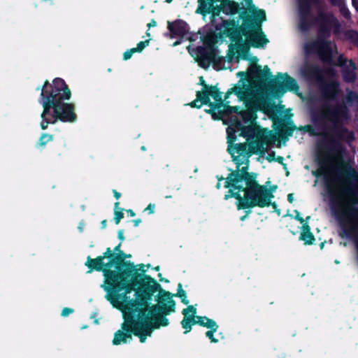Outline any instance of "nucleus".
I'll return each instance as SVG.
<instances>
[{
    "instance_id": "49",
    "label": "nucleus",
    "mask_w": 358,
    "mask_h": 358,
    "mask_svg": "<svg viewBox=\"0 0 358 358\" xmlns=\"http://www.w3.org/2000/svg\"><path fill=\"white\" fill-rule=\"evenodd\" d=\"M127 212L130 214L131 216H135V213L131 210H129Z\"/></svg>"
},
{
    "instance_id": "19",
    "label": "nucleus",
    "mask_w": 358,
    "mask_h": 358,
    "mask_svg": "<svg viewBox=\"0 0 358 358\" xmlns=\"http://www.w3.org/2000/svg\"><path fill=\"white\" fill-rule=\"evenodd\" d=\"M197 315H184V317L180 324L185 329V334H187L192 330V326L198 324Z\"/></svg>"
},
{
    "instance_id": "33",
    "label": "nucleus",
    "mask_w": 358,
    "mask_h": 358,
    "mask_svg": "<svg viewBox=\"0 0 358 358\" xmlns=\"http://www.w3.org/2000/svg\"><path fill=\"white\" fill-rule=\"evenodd\" d=\"M155 204L150 203L148 207L144 210L145 212H148L149 214H152L155 213Z\"/></svg>"
},
{
    "instance_id": "51",
    "label": "nucleus",
    "mask_w": 358,
    "mask_h": 358,
    "mask_svg": "<svg viewBox=\"0 0 358 358\" xmlns=\"http://www.w3.org/2000/svg\"><path fill=\"white\" fill-rule=\"evenodd\" d=\"M179 43H180V41H176V42H174V43H173V45H178V44H179Z\"/></svg>"
},
{
    "instance_id": "40",
    "label": "nucleus",
    "mask_w": 358,
    "mask_h": 358,
    "mask_svg": "<svg viewBox=\"0 0 358 358\" xmlns=\"http://www.w3.org/2000/svg\"><path fill=\"white\" fill-rule=\"evenodd\" d=\"M331 2L334 4V5H341V3H342V0H330Z\"/></svg>"
},
{
    "instance_id": "16",
    "label": "nucleus",
    "mask_w": 358,
    "mask_h": 358,
    "mask_svg": "<svg viewBox=\"0 0 358 358\" xmlns=\"http://www.w3.org/2000/svg\"><path fill=\"white\" fill-rule=\"evenodd\" d=\"M301 74L307 78L321 80L322 73L320 68L317 66L306 64L301 69Z\"/></svg>"
},
{
    "instance_id": "2",
    "label": "nucleus",
    "mask_w": 358,
    "mask_h": 358,
    "mask_svg": "<svg viewBox=\"0 0 358 358\" xmlns=\"http://www.w3.org/2000/svg\"><path fill=\"white\" fill-rule=\"evenodd\" d=\"M120 245L114 251L107 248L102 256L95 259L88 257L85 266L90 270L102 271L104 280L101 285L106 292V298L115 307H120L126 302V294L136 291V301L139 305H146L156 291L155 280L143 273L145 266H135L132 263L122 264V258L115 253Z\"/></svg>"
},
{
    "instance_id": "56",
    "label": "nucleus",
    "mask_w": 358,
    "mask_h": 358,
    "mask_svg": "<svg viewBox=\"0 0 358 358\" xmlns=\"http://www.w3.org/2000/svg\"><path fill=\"white\" fill-rule=\"evenodd\" d=\"M282 159H283L282 157H280L279 158V162H281Z\"/></svg>"
},
{
    "instance_id": "9",
    "label": "nucleus",
    "mask_w": 358,
    "mask_h": 358,
    "mask_svg": "<svg viewBox=\"0 0 358 358\" xmlns=\"http://www.w3.org/2000/svg\"><path fill=\"white\" fill-rule=\"evenodd\" d=\"M249 13L246 16H243L241 31L252 45L262 46L268 42L261 28L262 22L266 20L265 13L262 10H257L255 6L250 8Z\"/></svg>"
},
{
    "instance_id": "12",
    "label": "nucleus",
    "mask_w": 358,
    "mask_h": 358,
    "mask_svg": "<svg viewBox=\"0 0 358 358\" xmlns=\"http://www.w3.org/2000/svg\"><path fill=\"white\" fill-rule=\"evenodd\" d=\"M175 303L172 299V296L170 294L164 293V291L158 285V313H166V312L175 311L174 310Z\"/></svg>"
},
{
    "instance_id": "53",
    "label": "nucleus",
    "mask_w": 358,
    "mask_h": 358,
    "mask_svg": "<svg viewBox=\"0 0 358 358\" xmlns=\"http://www.w3.org/2000/svg\"><path fill=\"white\" fill-rule=\"evenodd\" d=\"M173 0H166L167 3H171Z\"/></svg>"
},
{
    "instance_id": "50",
    "label": "nucleus",
    "mask_w": 358,
    "mask_h": 358,
    "mask_svg": "<svg viewBox=\"0 0 358 358\" xmlns=\"http://www.w3.org/2000/svg\"><path fill=\"white\" fill-rule=\"evenodd\" d=\"M140 222H141L140 220H134L135 226L137 227L139 224Z\"/></svg>"
},
{
    "instance_id": "38",
    "label": "nucleus",
    "mask_w": 358,
    "mask_h": 358,
    "mask_svg": "<svg viewBox=\"0 0 358 358\" xmlns=\"http://www.w3.org/2000/svg\"><path fill=\"white\" fill-rule=\"evenodd\" d=\"M73 313V310L69 308H64L63 310H62V313H64V314H66V313Z\"/></svg>"
},
{
    "instance_id": "59",
    "label": "nucleus",
    "mask_w": 358,
    "mask_h": 358,
    "mask_svg": "<svg viewBox=\"0 0 358 358\" xmlns=\"http://www.w3.org/2000/svg\"><path fill=\"white\" fill-rule=\"evenodd\" d=\"M229 195H226V196H225V198H226V199H228V198H229Z\"/></svg>"
},
{
    "instance_id": "31",
    "label": "nucleus",
    "mask_w": 358,
    "mask_h": 358,
    "mask_svg": "<svg viewBox=\"0 0 358 358\" xmlns=\"http://www.w3.org/2000/svg\"><path fill=\"white\" fill-rule=\"evenodd\" d=\"M341 13L347 19L350 18L349 10L343 6V3L338 5Z\"/></svg>"
},
{
    "instance_id": "15",
    "label": "nucleus",
    "mask_w": 358,
    "mask_h": 358,
    "mask_svg": "<svg viewBox=\"0 0 358 358\" xmlns=\"http://www.w3.org/2000/svg\"><path fill=\"white\" fill-rule=\"evenodd\" d=\"M200 62L199 64L203 67H208L209 64L216 59L215 50L212 47L201 48L199 50Z\"/></svg>"
},
{
    "instance_id": "21",
    "label": "nucleus",
    "mask_w": 358,
    "mask_h": 358,
    "mask_svg": "<svg viewBox=\"0 0 358 358\" xmlns=\"http://www.w3.org/2000/svg\"><path fill=\"white\" fill-rule=\"evenodd\" d=\"M199 6L196 12L201 14L210 13L213 8L212 0H198Z\"/></svg>"
},
{
    "instance_id": "58",
    "label": "nucleus",
    "mask_w": 358,
    "mask_h": 358,
    "mask_svg": "<svg viewBox=\"0 0 358 358\" xmlns=\"http://www.w3.org/2000/svg\"><path fill=\"white\" fill-rule=\"evenodd\" d=\"M282 159H283L282 157H280L279 158V162H281Z\"/></svg>"
},
{
    "instance_id": "6",
    "label": "nucleus",
    "mask_w": 358,
    "mask_h": 358,
    "mask_svg": "<svg viewBox=\"0 0 358 358\" xmlns=\"http://www.w3.org/2000/svg\"><path fill=\"white\" fill-rule=\"evenodd\" d=\"M238 76H244L237 85L231 91H228L225 99L230 94L234 92L237 96L244 101L248 110L240 113L245 122L255 119V111L264 109L266 106V93L264 90V82L270 75L269 69L265 66L262 70L261 66L253 64L248 69V72H238Z\"/></svg>"
},
{
    "instance_id": "54",
    "label": "nucleus",
    "mask_w": 358,
    "mask_h": 358,
    "mask_svg": "<svg viewBox=\"0 0 358 358\" xmlns=\"http://www.w3.org/2000/svg\"><path fill=\"white\" fill-rule=\"evenodd\" d=\"M141 150H145V146H142V147H141Z\"/></svg>"
},
{
    "instance_id": "52",
    "label": "nucleus",
    "mask_w": 358,
    "mask_h": 358,
    "mask_svg": "<svg viewBox=\"0 0 358 358\" xmlns=\"http://www.w3.org/2000/svg\"><path fill=\"white\" fill-rule=\"evenodd\" d=\"M88 327L87 325H83L81 327L82 329H87Z\"/></svg>"
},
{
    "instance_id": "11",
    "label": "nucleus",
    "mask_w": 358,
    "mask_h": 358,
    "mask_svg": "<svg viewBox=\"0 0 358 358\" xmlns=\"http://www.w3.org/2000/svg\"><path fill=\"white\" fill-rule=\"evenodd\" d=\"M340 84L336 80L329 79L321 83L320 92L324 99L334 100L340 92Z\"/></svg>"
},
{
    "instance_id": "26",
    "label": "nucleus",
    "mask_w": 358,
    "mask_h": 358,
    "mask_svg": "<svg viewBox=\"0 0 358 358\" xmlns=\"http://www.w3.org/2000/svg\"><path fill=\"white\" fill-rule=\"evenodd\" d=\"M119 203L116 202L115 203V217L114 220L115 222V224H118L120 220L123 217V213L122 209L118 208Z\"/></svg>"
},
{
    "instance_id": "14",
    "label": "nucleus",
    "mask_w": 358,
    "mask_h": 358,
    "mask_svg": "<svg viewBox=\"0 0 358 358\" xmlns=\"http://www.w3.org/2000/svg\"><path fill=\"white\" fill-rule=\"evenodd\" d=\"M275 83L278 85V88L282 91H297L299 90L296 80L287 74L278 75L275 78Z\"/></svg>"
},
{
    "instance_id": "7",
    "label": "nucleus",
    "mask_w": 358,
    "mask_h": 358,
    "mask_svg": "<svg viewBox=\"0 0 358 358\" xmlns=\"http://www.w3.org/2000/svg\"><path fill=\"white\" fill-rule=\"evenodd\" d=\"M123 322L121 329L114 334L112 343L114 345L125 344L132 340L134 335L144 343L157 329V315H122Z\"/></svg>"
},
{
    "instance_id": "57",
    "label": "nucleus",
    "mask_w": 358,
    "mask_h": 358,
    "mask_svg": "<svg viewBox=\"0 0 358 358\" xmlns=\"http://www.w3.org/2000/svg\"><path fill=\"white\" fill-rule=\"evenodd\" d=\"M268 160H271V156H269V157H267Z\"/></svg>"
},
{
    "instance_id": "20",
    "label": "nucleus",
    "mask_w": 358,
    "mask_h": 358,
    "mask_svg": "<svg viewBox=\"0 0 358 358\" xmlns=\"http://www.w3.org/2000/svg\"><path fill=\"white\" fill-rule=\"evenodd\" d=\"M198 324L208 328L209 330L218 329V324L216 322L212 319H210L206 316H199L197 317Z\"/></svg>"
},
{
    "instance_id": "41",
    "label": "nucleus",
    "mask_w": 358,
    "mask_h": 358,
    "mask_svg": "<svg viewBox=\"0 0 358 358\" xmlns=\"http://www.w3.org/2000/svg\"><path fill=\"white\" fill-rule=\"evenodd\" d=\"M96 315H91L90 319L93 320L94 323L97 324L99 323L98 320L95 318Z\"/></svg>"
},
{
    "instance_id": "1",
    "label": "nucleus",
    "mask_w": 358,
    "mask_h": 358,
    "mask_svg": "<svg viewBox=\"0 0 358 358\" xmlns=\"http://www.w3.org/2000/svg\"><path fill=\"white\" fill-rule=\"evenodd\" d=\"M227 134V150L237 166V170L231 173L225 182L224 186L229 188L230 196L238 199V208L269 206L272 193L259 185L247 171L249 157L252 154H262L267 150L266 130L255 125L242 127L241 122L237 121L234 127L229 126Z\"/></svg>"
},
{
    "instance_id": "60",
    "label": "nucleus",
    "mask_w": 358,
    "mask_h": 358,
    "mask_svg": "<svg viewBox=\"0 0 358 358\" xmlns=\"http://www.w3.org/2000/svg\"><path fill=\"white\" fill-rule=\"evenodd\" d=\"M62 315L66 317V316H68L69 315L65 314V315Z\"/></svg>"
},
{
    "instance_id": "5",
    "label": "nucleus",
    "mask_w": 358,
    "mask_h": 358,
    "mask_svg": "<svg viewBox=\"0 0 358 358\" xmlns=\"http://www.w3.org/2000/svg\"><path fill=\"white\" fill-rule=\"evenodd\" d=\"M316 0H298L300 15L299 29L302 31L310 29L313 24H317L320 27L319 37L313 42L305 45L307 53L317 52L320 59L329 64L343 66L347 62L343 55H340L336 61L332 59L334 52H337V48L334 43L323 39L329 35L330 29L337 24L335 17L331 14L320 13L317 19H313L309 13L310 5Z\"/></svg>"
},
{
    "instance_id": "17",
    "label": "nucleus",
    "mask_w": 358,
    "mask_h": 358,
    "mask_svg": "<svg viewBox=\"0 0 358 358\" xmlns=\"http://www.w3.org/2000/svg\"><path fill=\"white\" fill-rule=\"evenodd\" d=\"M169 29L171 31V36L183 37L187 33V25L183 21H176L173 23L169 24Z\"/></svg>"
},
{
    "instance_id": "27",
    "label": "nucleus",
    "mask_w": 358,
    "mask_h": 358,
    "mask_svg": "<svg viewBox=\"0 0 358 358\" xmlns=\"http://www.w3.org/2000/svg\"><path fill=\"white\" fill-rule=\"evenodd\" d=\"M346 36L357 46H358V32L354 30H350L346 33Z\"/></svg>"
},
{
    "instance_id": "18",
    "label": "nucleus",
    "mask_w": 358,
    "mask_h": 358,
    "mask_svg": "<svg viewBox=\"0 0 358 358\" xmlns=\"http://www.w3.org/2000/svg\"><path fill=\"white\" fill-rule=\"evenodd\" d=\"M356 65L350 60L349 65L345 66L343 69V78L347 83H353L356 80Z\"/></svg>"
},
{
    "instance_id": "34",
    "label": "nucleus",
    "mask_w": 358,
    "mask_h": 358,
    "mask_svg": "<svg viewBox=\"0 0 358 358\" xmlns=\"http://www.w3.org/2000/svg\"><path fill=\"white\" fill-rule=\"evenodd\" d=\"M202 102L201 101L200 99H198V97L196 96V99L194 100V101L191 102L189 103V105L192 106V107H197V108H200L202 105Z\"/></svg>"
},
{
    "instance_id": "42",
    "label": "nucleus",
    "mask_w": 358,
    "mask_h": 358,
    "mask_svg": "<svg viewBox=\"0 0 358 358\" xmlns=\"http://www.w3.org/2000/svg\"><path fill=\"white\" fill-rule=\"evenodd\" d=\"M352 4L356 8V10L358 11V0H352Z\"/></svg>"
},
{
    "instance_id": "36",
    "label": "nucleus",
    "mask_w": 358,
    "mask_h": 358,
    "mask_svg": "<svg viewBox=\"0 0 358 358\" xmlns=\"http://www.w3.org/2000/svg\"><path fill=\"white\" fill-rule=\"evenodd\" d=\"M349 174L351 177H352L355 179H358V173L354 170L352 169L349 171Z\"/></svg>"
},
{
    "instance_id": "35",
    "label": "nucleus",
    "mask_w": 358,
    "mask_h": 358,
    "mask_svg": "<svg viewBox=\"0 0 358 358\" xmlns=\"http://www.w3.org/2000/svg\"><path fill=\"white\" fill-rule=\"evenodd\" d=\"M196 311V310L195 307H194L193 306H189L187 308L183 310L182 313H195Z\"/></svg>"
},
{
    "instance_id": "37",
    "label": "nucleus",
    "mask_w": 358,
    "mask_h": 358,
    "mask_svg": "<svg viewBox=\"0 0 358 358\" xmlns=\"http://www.w3.org/2000/svg\"><path fill=\"white\" fill-rule=\"evenodd\" d=\"M85 223H84L83 221H82V222H80L79 223L78 227V230H79L80 232L83 231L84 228H85Z\"/></svg>"
},
{
    "instance_id": "13",
    "label": "nucleus",
    "mask_w": 358,
    "mask_h": 358,
    "mask_svg": "<svg viewBox=\"0 0 358 358\" xmlns=\"http://www.w3.org/2000/svg\"><path fill=\"white\" fill-rule=\"evenodd\" d=\"M156 26V22L154 20H152L148 24V29L150 27H154ZM146 37L144 41L139 42L136 48H131L125 51L123 54V59L128 60L129 59L132 55L136 52H141L148 45L150 41V34L149 33V30L146 32Z\"/></svg>"
},
{
    "instance_id": "8",
    "label": "nucleus",
    "mask_w": 358,
    "mask_h": 358,
    "mask_svg": "<svg viewBox=\"0 0 358 358\" xmlns=\"http://www.w3.org/2000/svg\"><path fill=\"white\" fill-rule=\"evenodd\" d=\"M345 92L341 102L336 104L324 103L321 105L317 113L319 120L337 129L350 119L349 108L358 109V94L348 88Z\"/></svg>"
},
{
    "instance_id": "55",
    "label": "nucleus",
    "mask_w": 358,
    "mask_h": 358,
    "mask_svg": "<svg viewBox=\"0 0 358 358\" xmlns=\"http://www.w3.org/2000/svg\"><path fill=\"white\" fill-rule=\"evenodd\" d=\"M268 160H271V156H269V157H267Z\"/></svg>"
},
{
    "instance_id": "3",
    "label": "nucleus",
    "mask_w": 358,
    "mask_h": 358,
    "mask_svg": "<svg viewBox=\"0 0 358 358\" xmlns=\"http://www.w3.org/2000/svg\"><path fill=\"white\" fill-rule=\"evenodd\" d=\"M343 164L339 157H329L321 166L329 178L328 192L331 196L332 210L342 229V238L358 232V198L353 189L339 178Z\"/></svg>"
},
{
    "instance_id": "44",
    "label": "nucleus",
    "mask_w": 358,
    "mask_h": 358,
    "mask_svg": "<svg viewBox=\"0 0 358 358\" xmlns=\"http://www.w3.org/2000/svg\"><path fill=\"white\" fill-rule=\"evenodd\" d=\"M287 199H288V201H289L290 203H292V202L293 201V200H294L293 194H288V196H287Z\"/></svg>"
},
{
    "instance_id": "45",
    "label": "nucleus",
    "mask_w": 358,
    "mask_h": 358,
    "mask_svg": "<svg viewBox=\"0 0 358 358\" xmlns=\"http://www.w3.org/2000/svg\"><path fill=\"white\" fill-rule=\"evenodd\" d=\"M296 218L300 221L301 223H303L304 222V220L299 216V214L297 213L296 215Z\"/></svg>"
},
{
    "instance_id": "48",
    "label": "nucleus",
    "mask_w": 358,
    "mask_h": 358,
    "mask_svg": "<svg viewBox=\"0 0 358 358\" xmlns=\"http://www.w3.org/2000/svg\"><path fill=\"white\" fill-rule=\"evenodd\" d=\"M246 5L250 6L252 4V0H245Z\"/></svg>"
},
{
    "instance_id": "32",
    "label": "nucleus",
    "mask_w": 358,
    "mask_h": 358,
    "mask_svg": "<svg viewBox=\"0 0 358 358\" xmlns=\"http://www.w3.org/2000/svg\"><path fill=\"white\" fill-rule=\"evenodd\" d=\"M199 81H200V84L203 86V89L201 90V92H200L201 93H202V95L203 94H206V92H208V90L210 88V87L208 86L206 83H205V81L203 80V77H200L199 78Z\"/></svg>"
},
{
    "instance_id": "22",
    "label": "nucleus",
    "mask_w": 358,
    "mask_h": 358,
    "mask_svg": "<svg viewBox=\"0 0 358 358\" xmlns=\"http://www.w3.org/2000/svg\"><path fill=\"white\" fill-rule=\"evenodd\" d=\"M301 238L305 241L306 243L310 244L314 241V237L310 231V227L308 224H303L302 227V231Z\"/></svg>"
},
{
    "instance_id": "4",
    "label": "nucleus",
    "mask_w": 358,
    "mask_h": 358,
    "mask_svg": "<svg viewBox=\"0 0 358 358\" xmlns=\"http://www.w3.org/2000/svg\"><path fill=\"white\" fill-rule=\"evenodd\" d=\"M41 90L40 103L43 110L41 115V128L45 129L49 124L58 120L74 122L76 120L75 106L69 103L71 91L62 78H55L51 83L45 81Z\"/></svg>"
},
{
    "instance_id": "10",
    "label": "nucleus",
    "mask_w": 358,
    "mask_h": 358,
    "mask_svg": "<svg viewBox=\"0 0 358 358\" xmlns=\"http://www.w3.org/2000/svg\"><path fill=\"white\" fill-rule=\"evenodd\" d=\"M211 96L214 102H210V109L209 112L212 114L213 119H221L224 115H229L233 112L237 113L236 107H231L227 103H224L221 97V94L215 87L210 86L206 94L197 92V97L202 103H209V96Z\"/></svg>"
},
{
    "instance_id": "43",
    "label": "nucleus",
    "mask_w": 358,
    "mask_h": 358,
    "mask_svg": "<svg viewBox=\"0 0 358 358\" xmlns=\"http://www.w3.org/2000/svg\"><path fill=\"white\" fill-rule=\"evenodd\" d=\"M327 74L331 75V76L334 75V70L331 69H328L327 70Z\"/></svg>"
},
{
    "instance_id": "28",
    "label": "nucleus",
    "mask_w": 358,
    "mask_h": 358,
    "mask_svg": "<svg viewBox=\"0 0 358 358\" xmlns=\"http://www.w3.org/2000/svg\"><path fill=\"white\" fill-rule=\"evenodd\" d=\"M167 315H158V329L161 327H166L169 324Z\"/></svg>"
},
{
    "instance_id": "39",
    "label": "nucleus",
    "mask_w": 358,
    "mask_h": 358,
    "mask_svg": "<svg viewBox=\"0 0 358 358\" xmlns=\"http://www.w3.org/2000/svg\"><path fill=\"white\" fill-rule=\"evenodd\" d=\"M118 238L120 241H124V239L123 231L122 230L118 231Z\"/></svg>"
},
{
    "instance_id": "25",
    "label": "nucleus",
    "mask_w": 358,
    "mask_h": 358,
    "mask_svg": "<svg viewBox=\"0 0 358 358\" xmlns=\"http://www.w3.org/2000/svg\"><path fill=\"white\" fill-rule=\"evenodd\" d=\"M52 140V136L48 134H43L41 135L39 141L37 144L38 147H44L48 142Z\"/></svg>"
},
{
    "instance_id": "47",
    "label": "nucleus",
    "mask_w": 358,
    "mask_h": 358,
    "mask_svg": "<svg viewBox=\"0 0 358 358\" xmlns=\"http://www.w3.org/2000/svg\"><path fill=\"white\" fill-rule=\"evenodd\" d=\"M106 227V220H104L101 222V228L105 229Z\"/></svg>"
},
{
    "instance_id": "24",
    "label": "nucleus",
    "mask_w": 358,
    "mask_h": 358,
    "mask_svg": "<svg viewBox=\"0 0 358 358\" xmlns=\"http://www.w3.org/2000/svg\"><path fill=\"white\" fill-rule=\"evenodd\" d=\"M341 138L345 140L348 142L352 141L355 138L354 133L350 131L345 129H343L341 131Z\"/></svg>"
},
{
    "instance_id": "30",
    "label": "nucleus",
    "mask_w": 358,
    "mask_h": 358,
    "mask_svg": "<svg viewBox=\"0 0 358 358\" xmlns=\"http://www.w3.org/2000/svg\"><path fill=\"white\" fill-rule=\"evenodd\" d=\"M178 296L182 298V302H184L186 304L188 303V301L186 299L185 292L184 290L182 289V286L180 284H179L178 285Z\"/></svg>"
},
{
    "instance_id": "29",
    "label": "nucleus",
    "mask_w": 358,
    "mask_h": 358,
    "mask_svg": "<svg viewBox=\"0 0 358 358\" xmlns=\"http://www.w3.org/2000/svg\"><path fill=\"white\" fill-rule=\"evenodd\" d=\"M217 331V329L214 330H208L205 333L206 337H207L211 343H218V339L215 338L214 336V334Z\"/></svg>"
},
{
    "instance_id": "23",
    "label": "nucleus",
    "mask_w": 358,
    "mask_h": 358,
    "mask_svg": "<svg viewBox=\"0 0 358 358\" xmlns=\"http://www.w3.org/2000/svg\"><path fill=\"white\" fill-rule=\"evenodd\" d=\"M224 9L227 13L234 14L238 12V4L235 2L229 1L224 5Z\"/></svg>"
},
{
    "instance_id": "46",
    "label": "nucleus",
    "mask_w": 358,
    "mask_h": 358,
    "mask_svg": "<svg viewBox=\"0 0 358 358\" xmlns=\"http://www.w3.org/2000/svg\"><path fill=\"white\" fill-rule=\"evenodd\" d=\"M114 196L118 199L120 197V194L115 190H113Z\"/></svg>"
}]
</instances>
